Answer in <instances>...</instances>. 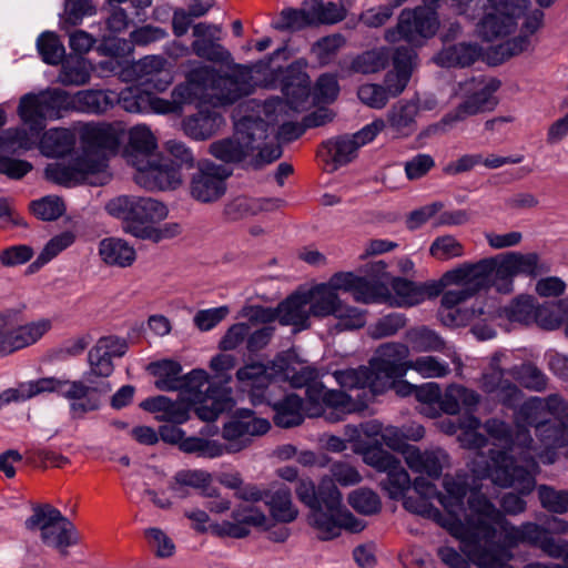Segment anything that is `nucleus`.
Masks as SVG:
<instances>
[{
    "instance_id": "obj_59",
    "label": "nucleus",
    "mask_w": 568,
    "mask_h": 568,
    "mask_svg": "<svg viewBox=\"0 0 568 568\" xmlns=\"http://www.w3.org/2000/svg\"><path fill=\"white\" fill-rule=\"evenodd\" d=\"M310 4L314 26L334 24L344 20L346 17L344 7L334 2L324 3L322 0H311Z\"/></svg>"
},
{
    "instance_id": "obj_42",
    "label": "nucleus",
    "mask_w": 568,
    "mask_h": 568,
    "mask_svg": "<svg viewBox=\"0 0 568 568\" xmlns=\"http://www.w3.org/2000/svg\"><path fill=\"white\" fill-rule=\"evenodd\" d=\"M530 48L531 38L520 33L515 38L493 47L491 51L488 53V61L490 64L498 65L515 55L528 51Z\"/></svg>"
},
{
    "instance_id": "obj_31",
    "label": "nucleus",
    "mask_w": 568,
    "mask_h": 568,
    "mask_svg": "<svg viewBox=\"0 0 568 568\" xmlns=\"http://www.w3.org/2000/svg\"><path fill=\"white\" fill-rule=\"evenodd\" d=\"M443 485L446 494H442L437 490L436 499L449 515V531L454 536V529L459 523H463L459 516L465 511L464 499L467 495L468 487L465 483L458 481L449 476H445Z\"/></svg>"
},
{
    "instance_id": "obj_17",
    "label": "nucleus",
    "mask_w": 568,
    "mask_h": 568,
    "mask_svg": "<svg viewBox=\"0 0 568 568\" xmlns=\"http://www.w3.org/2000/svg\"><path fill=\"white\" fill-rule=\"evenodd\" d=\"M149 372L156 377L154 386L163 392L199 390L206 384V372L193 369L181 376L182 366L179 362L163 359L153 362L148 366Z\"/></svg>"
},
{
    "instance_id": "obj_24",
    "label": "nucleus",
    "mask_w": 568,
    "mask_h": 568,
    "mask_svg": "<svg viewBox=\"0 0 568 568\" xmlns=\"http://www.w3.org/2000/svg\"><path fill=\"white\" fill-rule=\"evenodd\" d=\"M132 70L140 85L160 92L164 91L173 80L168 60L160 55L144 57L132 65Z\"/></svg>"
},
{
    "instance_id": "obj_46",
    "label": "nucleus",
    "mask_w": 568,
    "mask_h": 568,
    "mask_svg": "<svg viewBox=\"0 0 568 568\" xmlns=\"http://www.w3.org/2000/svg\"><path fill=\"white\" fill-rule=\"evenodd\" d=\"M514 378L526 389L544 392L548 386V377L534 363L526 362L513 368Z\"/></svg>"
},
{
    "instance_id": "obj_38",
    "label": "nucleus",
    "mask_w": 568,
    "mask_h": 568,
    "mask_svg": "<svg viewBox=\"0 0 568 568\" xmlns=\"http://www.w3.org/2000/svg\"><path fill=\"white\" fill-rule=\"evenodd\" d=\"M75 141L74 132L64 128H55L43 134L40 146L45 156L61 158L73 150Z\"/></svg>"
},
{
    "instance_id": "obj_37",
    "label": "nucleus",
    "mask_w": 568,
    "mask_h": 568,
    "mask_svg": "<svg viewBox=\"0 0 568 568\" xmlns=\"http://www.w3.org/2000/svg\"><path fill=\"white\" fill-rule=\"evenodd\" d=\"M310 311L314 317L334 316L342 300L326 283L317 284L306 291Z\"/></svg>"
},
{
    "instance_id": "obj_27",
    "label": "nucleus",
    "mask_w": 568,
    "mask_h": 568,
    "mask_svg": "<svg viewBox=\"0 0 568 568\" xmlns=\"http://www.w3.org/2000/svg\"><path fill=\"white\" fill-rule=\"evenodd\" d=\"M419 105L414 100H399L394 103L386 114V128L396 138H408L417 130L416 116Z\"/></svg>"
},
{
    "instance_id": "obj_45",
    "label": "nucleus",
    "mask_w": 568,
    "mask_h": 568,
    "mask_svg": "<svg viewBox=\"0 0 568 568\" xmlns=\"http://www.w3.org/2000/svg\"><path fill=\"white\" fill-rule=\"evenodd\" d=\"M106 108V91L82 90L71 94V111L99 114Z\"/></svg>"
},
{
    "instance_id": "obj_23",
    "label": "nucleus",
    "mask_w": 568,
    "mask_h": 568,
    "mask_svg": "<svg viewBox=\"0 0 568 568\" xmlns=\"http://www.w3.org/2000/svg\"><path fill=\"white\" fill-rule=\"evenodd\" d=\"M233 521H223L214 527L220 537L244 538L251 527H261L266 523L265 514L254 505H240L232 511Z\"/></svg>"
},
{
    "instance_id": "obj_41",
    "label": "nucleus",
    "mask_w": 568,
    "mask_h": 568,
    "mask_svg": "<svg viewBox=\"0 0 568 568\" xmlns=\"http://www.w3.org/2000/svg\"><path fill=\"white\" fill-rule=\"evenodd\" d=\"M314 26L310 1L300 9L286 8L281 11L280 19L273 24L280 31H300Z\"/></svg>"
},
{
    "instance_id": "obj_2",
    "label": "nucleus",
    "mask_w": 568,
    "mask_h": 568,
    "mask_svg": "<svg viewBox=\"0 0 568 568\" xmlns=\"http://www.w3.org/2000/svg\"><path fill=\"white\" fill-rule=\"evenodd\" d=\"M89 369L84 381H69L58 377H43L21 383L0 394V406L12 402H26L42 393H58L70 403L72 417H82L101 406V394L106 379V338L100 337L88 353Z\"/></svg>"
},
{
    "instance_id": "obj_58",
    "label": "nucleus",
    "mask_w": 568,
    "mask_h": 568,
    "mask_svg": "<svg viewBox=\"0 0 568 568\" xmlns=\"http://www.w3.org/2000/svg\"><path fill=\"white\" fill-rule=\"evenodd\" d=\"M203 91L205 89L192 79L191 70L186 75V81L175 85L171 92L172 102L179 114L182 113L185 104L193 103Z\"/></svg>"
},
{
    "instance_id": "obj_50",
    "label": "nucleus",
    "mask_w": 568,
    "mask_h": 568,
    "mask_svg": "<svg viewBox=\"0 0 568 568\" xmlns=\"http://www.w3.org/2000/svg\"><path fill=\"white\" fill-rule=\"evenodd\" d=\"M75 241V234L64 231L53 236L43 247L37 260L29 265V271L34 272L54 258L60 252L71 246Z\"/></svg>"
},
{
    "instance_id": "obj_11",
    "label": "nucleus",
    "mask_w": 568,
    "mask_h": 568,
    "mask_svg": "<svg viewBox=\"0 0 568 568\" xmlns=\"http://www.w3.org/2000/svg\"><path fill=\"white\" fill-rule=\"evenodd\" d=\"M438 27L439 20L436 11L423 7L404 9L398 17L397 26L385 32V39L388 42L405 40L418 45L435 36Z\"/></svg>"
},
{
    "instance_id": "obj_63",
    "label": "nucleus",
    "mask_w": 568,
    "mask_h": 568,
    "mask_svg": "<svg viewBox=\"0 0 568 568\" xmlns=\"http://www.w3.org/2000/svg\"><path fill=\"white\" fill-rule=\"evenodd\" d=\"M348 504L357 513L373 515L381 509V500L376 493L371 489L359 488L348 495Z\"/></svg>"
},
{
    "instance_id": "obj_20",
    "label": "nucleus",
    "mask_w": 568,
    "mask_h": 568,
    "mask_svg": "<svg viewBox=\"0 0 568 568\" xmlns=\"http://www.w3.org/2000/svg\"><path fill=\"white\" fill-rule=\"evenodd\" d=\"M541 398L531 397L520 406V415L529 426H534L536 435L546 448L564 447L568 444V426L560 419L539 420L536 416Z\"/></svg>"
},
{
    "instance_id": "obj_53",
    "label": "nucleus",
    "mask_w": 568,
    "mask_h": 568,
    "mask_svg": "<svg viewBox=\"0 0 568 568\" xmlns=\"http://www.w3.org/2000/svg\"><path fill=\"white\" fill-rule=\"evenodd\" d=\"M37 49L43 62L58 65L65 55V48L54 32H42L37 39Z\"/></svg>"
},
{
    "instance_id": "obj_6",
    "label": "nucleus",
    "mask_w": 568,
    "mask_h": 568,
    "mask_svg": "<svg viewBox=\"0 0 568 568\" xmlns=\"http://www.w3.org/2000/svg\"><path fill=\"white\" fill-rule=\"evenodd\" d=\"M268 122L260 116H243L230 138L210 144V153L224 163H239L250 156L268 136Z\"/></svg>"
},
{
    "instance_id": "obj_1",
    "label": "nucleus",
    "mask_w": 568,
    "mask_h": 568,
    "mask_svg": "<svg viewBox=\"0 0 568 568\" xmlns=\"http://www.w3.org/2000/svg\"><path fill=\"white\" fill-rule=\"evenodd\" d=\"M550 272L547 263L535 253L509 252L496 257L483 258L476 263H463L447 271L444 280L450 284H463L458 290H448L442 295L438 317L445 326H465L483 314L481 308H465L463 304L488 288L490 285L503 294L514 290V277L518 275L536 278Z\"/></svg>"
},
{
    "instance_id": "obj_62",
    "label": "nucleus",
    "mask_w": 568,
    "mask_h": 568,
    "mask_svg": "<svg viewBox=\"0 0 568 568\" xmlns=\"http://www.w3.org/2000/svg\"><path fill=\"white\" fill-rule=\"evenodd\" d=\"M174 479L189 489H201V494L205 497L216 495V489L210 486L211 475L203 470H181L175 474Z\"/></svg>"
},
{
    "instance_id": "obj_22",
    "label": "nucleus",
    "mask_w": 568,
    "mask_h": 568,
    "mask_svg": "<svg viewBox=\"0 0 568 568\" xmlns=\"http://www.w3.org/2000/svg\"><path fill=\"white\" fill-rule=\"evenodd\" d=\"M500 6L501 8L495 7L490 12H487L477 26L479 36L486 41H493L498 37L510 33L517 26L516 18L527 8V3L523 1L513 8L508 7V2Z\"/></svg>"
},
{
    "instance_id": "obj_60",
    "label": "nucleus",
    "mask_w": 568,
    "mask_h": 568,
    "mask_svg": "<svg viewBox=\"0 0 568 568\" xmlns=\"http://www.w3.org/2000/svg\"><path fill=\"white\" fill-rule=\"evenodd\" d=\"M191 47L199 58L211 62L229 64L232 60L230 51L212 39H196Z\"/></svg>"
},
{
    "instance_id": "obj_47",
    "label": "nucleus",
    "mask_w": 568,
    "mask_h": 568,
    "mask_svg": "<svg viewBox=\"0 0 568 568\" xmlns=\"http://www.w3.org/2000/svg\"><path fill=\"white\" fill-rule=\"evenodd\" d=\"M109 94H114L116 104L130 113L148 112L150 93L138 87H126L120 92L109 89Z\"/></svg>"
},
{
    "instance_id": "obj_19",
    "label": "nucleus",
    "mask_w": 568,
    "mask_h": 568,
    "mask_svg": "<svg viewBox=\"0 0 568 568\" xmlns=\"http://www.w3.org/2000/svg\"><path fill=\"white\" fill-rule=\"evenodd\" d=\"M282 92L286 101L277 100L273 111H284L286 108L300 112L306 108L311 95V79L300 62L290 64L282 78Z\"/></svg>"
},
{
    "instance_id": "obj_18",
    "label": "nucleus",
    "mask_w": 568,
    "mask_h": 568,
    "mask_svg": "<svg viewBox=\"0 0 568 568\" xmlns=\"http://www.w3.org/2000/svg\"><path fill=\"white\" fill-rule=\"evenodd\" d=\"M499 87V80H489L479 90L468 95L455 109L447 112L435 125V129L445 132L455 126L458 122L465 121L468 116L494 110L498 104V100L494 93Z\"/></svg>"
},
{
    "instance_id": "obj_55",
    "label": "nucleus",
    "mask_w": 568,
    "mask_h": 568,
    "mask_svg": "<svg viewBox=\"0 0 568 568\" xmlns=\"http://www.w3.org/2000/svg\"><path fill=\"white\" fill-rule=\"evenodd\" d=\"M538 498L544 509L552 514L568 511V490L557 489L552 486L540 485L537 487Z\"/></svg>"
},
{
    "instance_id": "obj_61",
    "label": "nucleus",
    "mask_w": 568,
    "mask_h": 568,
    "mask_svg": "<svg viewBox=\"0 0 568 568\" xmlns=\"http://www.w3.org/2000/svg\"><path fill=\"white\" fill-rule=\"evenodd\" d=\"M425 378H442L450 373L449 364L435 356H420L410 361V368Z\"/></svg>"
},
{
    "instance_id": "obj_3",
    "label": "nucleus",
    "mask_w": 568,
    "mask_h": 568,
    "mask_svg": "<svg viewBox=\"0 0 568 568\" xmlns=\"http://www.w3.org/2000/svg\"><path fill=\"white\" fill-rule=\"evenodd\" d=\"M80 143L81 154L69 164L48 168V175L64 186L81 183L102 185L106 169V123H85L80 130Z\"/></svg>"
},
{
    "instance_id": "obj_34",
    "label": "nucleus",
    "mask_w": 568,
    "mask_h": 568,
    "mask_svg": "<svg viewBox=\"0 0 568 568\" xmlns=\"http://www.w3.org/2000/svg\"><path fill=\"white\" fill-rule=\"evenodd\" d=\"M405 460L408 467L419 474H426L430 478L437 479L442 476L443 464L447 455L443 450L422 452L417 447H408L405 450Z\"/></svg>"
},
{
    "instance_id": "obj_48",
    "label": "nucleus",
    "mask_w": 568,
    "mask_h": 568,
    "mask_svg": "<svg viewBox=\"0 0 568 568\" xmlns=\"http://www.w3.org/2000/svg\"><path fill=\"white\" fill-rule=\"evenodd\" d=\"M389 51L381 48L358 54L351 64L353 71L362 74L376 73L384 70L389 62Z\"/></svg>"
},
{
    "instance_id": "obj_52",
    "label": "nucleus",
    "mask_w": 568,
    "mask_h": 568,
    "mask_svg": "<svg viewBox=\"0 0 568 568\" xmlns=\"http://www.w3.org/2000/svg\"><path fill=\"white\" fill-rule=\"evenodd\" d=\"M393 70L399 72V88H396V92L404 91L407 87L413 70L416 67L417 53L413 48L400 45L395 49L393 53Z\"/></svg>"
},
{
    "instance_id": "obj_54",
    "label": "nucleus",
    "mask_w": 568,
    "mask_h": 568,
    "mask_svg": "<svg viewBox=\"0 0 568 568\" xmlns=\"http://www.w3.org/2000/svg\"><path fill=\"white\" fill-rule=\"evenodd\" d=\"M180 449L187 454H197L201 457L215 458L224 453L225 445L214 439H206L201 437H186L180 443Z\"/></svg>"
},
{
    "instance_id": "obj_7",
    "label": "nucleus",
    "mask_w": 568,
    "mask_h": 568,
    "mask_svg": "<svg viewBox=\"0 0 568 568\" xmlns=\"http://www.w3.org/2000/svg\"><path fill=\"white\" fill-rule=\"evenodd\" d=\"M231 74H221L209 65L192 69V79L200 83L205 91H211L212 97L221 104H233L252 92V68L233 63L230 65Z\"/></svg>"
},
{
    "instance_id": "obj_43",
    "label": "nucleus",
    "mask_w": 568,
    "mask_h": 568,
    "mask_svg": "<svg viewBox=\"0 0 568 568\" xmlns=\"http://www.w3.org/2000/svg\"><path fill=\"white\" fill-rule=\"evenodd\" d=\"M334 377L343 388L353 389L368 387L373 394H376L375 386L373 385L374 373L369 365L335 371Z\"/></svg>"
},
{
    "instance_id": "obj_44",
    "label": "nucleus",
    "mask_w": 568,
    "mask_h": 568,
    "mask_svg": "<svg viewBox=\"0 0 568 568\" xmlns=\"http://www.w3.org/2000/svg\"><path fill=\"white\" fill-rule=\"evenodd\" d=\"M506 317L510 322L528 325L540 318L542 310L535 306V298L530 295H520L505 307Z\"/></svg>"
},
{
    "instance_id": "obj_33",
    "label": "nucleus",
    "mask_w": 568,
    "mask_h": 568,
    "mask_svg": "<svg viewBox=\"0 0 568 568\" xmlns=\"http://www.w3.org/2000/svg\"><path fill=\"white\" fill-rule=\"evenodd\" d=\"M272 394H267V403L274 410V424L281 428H291L304 422L303 399L294 394H287L282 399L272 400Z\"/></svg>"
},
{
    "instance_id": "obj_4",
    "label": "nucleus",
    "mask_w": 568,
    "mask_h": 568,
    "mask_svg": "<svg viewBox=\"0 0 568 568\" xmlns=\"http://www.w3.org/2000/svg\"><path fill=\"white\" fill-rule=\"evenodd\" d=\"M71 111V94L63 89H47L39 93H27L19 102L18 114L29 126L30 134L24 129L8 131L10 140L22 149H30L34 140L45 128L48 120H58L64 112Z\"/></svg>"
},
{
    "instance_id": "obj_16",
    "label": "nucleus",
    "mask_w": 568,
    "mask_h": 568,
    "mask_svg": "<svg viewBox=\"0 0 568 568\" xmlns=\"http://www.w3.org/2000/svg\"><path fill=\"white\" fill-rule=\"evenodd\" d=\"M231 171L212 161L199 162L190 181V195L200 203H214L226 193V179Z\"/></svg>"
},
{
    "instance_id": "obj_56",
    "label": "nucleus",
    "mask_w": 568,
    "mask_h": 568,
    "mask_svg": "<svg viewBox=\"0 0 568 568\" xmlns=\"http://www.w3.org/2000/svg\"><path fill=\"white\" fill-rule=\"evenodd\" d=\"M412 485L410 477L400 463L381 481L382 488L388 493L392 499L404 498Z\"/></svg>"
},
{
    "instance_id": "obj_8",
    "label": "nucleus",
    "mask_w": 568,
    "mask_h": 568,
    "mask_svg": "<svg viewBox=\"0 0 568 568\" xmlns=\"http://www.w3.org/2000/svg\"><path fill=\"white\" fill-rule=\"evenodd\" d=\"M26 527L30 530L40 529L42 541L57 548L63 556L67 555V548L79 540L74 525L50 505L34 508L32 516L26 520Z\"/></svg>"
},
{
    "instance_id": "obj_30",
    "label": "nucleus",
    "mask_w": 568,
    "mask_h": 568,
    "mask_svg": "<svg viewBox=\"0 0 568 568\" xmlns=\"http://www.w3.org/2000/svg\"><path fill=\"white\" fill-rule=\"evenodd\" d=\"M224 124V118L215 110H200L182 121V130L194 141H205L215 135Z\"/></svg>"
},
{
    "instance_id": "obj_13",
    "label": "nucleus",
    "mask_w": 568,
    "mask_h": 568,
    "mask_svg": "<svg viewBox=\"0 0 568 568\" xmlns=\"http://www.w3.org/2000/svg\"><path fill=\"white\" fill-rule=\"evenodd\" d=\"M52 327L48 318L18 326L14 314L0 313V356H7L36 344Z\"/></svg>"
},
{
    "instance_id": "obj_40",
    "label": "nucleus",
    "mask_w": 568,
    "mask_h": 568,
    "mask_svg": "<svg viewBox=\"0 0 568 568\" xmlns=\"http://www.w3.org/2000/svg\"><path fill=\"white\" fill-rule=\"evenodd\" d=\"M265 504L270 507L271 515L277 521L291 523L297 516V510L293 507L291 490L287 487H281L272 494H265Z\"/></svg>"
},
{
    "instance_id": "obj_36",
    "label": "nucleus",
    "mask_w": 568,
    "mask_h": 568,
    "mask_svg": "<svg viewBox=\"0 0 568 568\" xmlns=\"http://www.w3.org/2000/svg\"><path fill=\"white\" fill-rule=\"evenodd\" d=\"M140 406L144 410L158 413L155 418L159 422L183 424L190 417L189 409L184 404L172 402L165 396L149 397Z\"/></svg>"
},
{
    "instance_id": "obj_15",
    "label": "nucleus",
    "mask_w": 568,
    "mask_h": 568,
    "mask_svg": "<svg viewBox=\"0 0 568 568\" xmlns=\"http://www.w3.org/2000/svg\"><path fill=\"white\" fill-rule=\"evenodd\" d=\"M134 169V182L146 191L176 190L183 182L182 173L174 161L160 153Z\"/></svg>"
},
{
    "instance_id": "obj_28",
    "label": "nucleus",
    "mask_w": 568,
    "mask_h": 568,
    "mask_svg": "<svg viewBox=\"0 0 568 568\" xmlns=\"http://www.w3.org/2000/svg\"><path fill=\"white\" fill-rule=\"evenodd\" d=\"M240 382L251 386L250 400L253 405H260L267 399V394H272L276 388V383L267 374L266 367L261 363H252L241 367L236 372Z\"/></svg>"
},
{
    "instance_id": "obj_49",
    "label": "nucleus",
    "mask_w": 568,
    "mask_h": 568,
    "mask_svg": "<svg viewBox=\"0 0 568 568\" xmlns=\"http://www.w3.org/2000/svg\"><path fill=\"white\" fill-rule=\"evenodd\" d=\"M58 82L63 85H83L90 80V72L83 58L77 55L62 60Z\"/></svg>"
},
{
    "instance_id": "obj_57",
    "label": "nucleus",
    "mask_w": 568,
    "mask_h": 568,
    "mask_svg": "<svg viewBox=\"0 0 568 568\" xmlns=\"http://www.w3.org/2000/svg\"><path fill=\"white\" fill-rule=\"evenodd\" d=\"M32 213L41 221H55L65 212L63 200L57 195H47L30 203Z\"/></svg>"
},
{
    "instance_id": "obj_26",
    "label": "nucleus",
    "mask_w": 568,
    "mask_h": 568,
    "mask_svg": "<svg viewBox=\"0 0 568 568\" xmlns=\"http://www.w3.org/2000/svg\"><path fill=\"white\" fill-rule=\"evenodd\" d=\"M308 402L313 405L317 413L323 407L333 408L331 413V420L341 419V414L352 413L355 410V405L348 394L337 389H328L321 383L308 388Z\"/></svg>"
},
{
    "instance_id": "obj_39",
    "label": "nucleus",
    "mask_w": 568,
    "mask_h": 568,
    "mask_svg": "<svg viewBox=\"0 0 568 568\" xmlns=\"http://www.w3.org/2000/svg\"><path fill=\"white\" fill-rule=\"evenodd\" d=\"M406 341L416 352H444L445 339L427 326H418L407 331Z\"/></svg>"
},
{
    "instance_id": "obj_12",
    "label": "nucleus",
    "mask_w": 568,
    "mask_h": 568,
    "mask_svg": "<svg viewBox=\"0 0 568 568\" xmlns=\"http://www.w3.org/2000/svg\"><path fill=\"white\" fill-rule=\"evenodd\" d=\"M322 489L325 496L324 504L311 510L308 521L317 530L320 539L331 540L339 536L342 519L346 517L353 519V516L344 508L342 494L336 484L326 481Z\"/></svg>"
},
{
    "instance_id": "obj_14",
    "label": "nucleus",
    "mask_w": 568,
    "mask_h": 568,
    "mask_svg": "<svg viewBox=\"0 0 568 568\" xmlns=\"http://www.w3.org/2000/svg\"><path fill=\"white\" fill-rule=\"evenodd\" d=\"M270 429L268 419L256 416L255 412L248 408L237 409L222 429L226 453H239L251 445L253 437L263 436Z\"/></svg>"
},
{
    "instance_id": "obj_9",
    "label": "nucleus",
    "mask_w": 568,
    "mask_h": 568,
    "mask_svg": "<svg viewBox=\"0 0 568 568\" xmlns=\"http://www.w3.org/2000/svg\"><path fill=\"white\" fill-rule=\"evenodd\" d=\"M164 203L145 196L120 195L109 201V214L122 219L124 231L132 234L136 226H152L168 216Z\"/></svg>"
},
{
    "instance_id": "obj_35",
    "label": "nucleus",
    "mask_w": 568,
    "mask_h": 568,
    "mask_svg": "<svg viewBox=\"0 0 568 568\" xmlns=\"http://www.w3.org/2000/svg\"><path fill=\"white\" fill-rule=\"evenodd\" d=\"M481 47L471 42H459L445 47L436 57L440 67H469L481 57Z\"/></svg>"
},
{
    "instance_id": "obj_10",
    "label": "nucleus",
    "mask_w": 568,
    "mask_h": 568,
    "mask_svg": "<svg viewBox=\"0 0 568 568\" xmlns=\"http://www.w3.org/2000/svg\"><path fill=\"white\" fill-rule=\"evenodd\" d=\"M408 356V346L402 343H386L376 349L368 363L374 373L373 385L376 394L387 390L390 378H402L406 375L410 368Z\"/></svg>"
},
{
    "instance_id": "obj_21",
    "label": "nucleus",
    "mask_w": 568,
    "mask_h": 568,
    "mask_svg": "<svg viewBox=\"0 0 568 568\" xmlns=\"http://www.w3.org/2000/svg\"><path fill=\"white\" fill-rule=\"evenodd\" d=\"M224 385L210 383L206 376V384L202 387V392L189 390L193 395L192 400L196 404L195 414L204 422H213L217 417L232 408L233 399L231 397V388Z\"/></svg>"
},
{
    "instance_id": "obj_64",
    "label": "nucleus",
    "mask_w": 568,
    "mask_h": 568,
    "mask_svg": "<svg viewBox=\"0 0 568 568\" xmlns=\"http://www.w3.org/2000/svg\"><path fill=\"white\" fill-rule=\"evenodd\" d=\"M258 209L255 199L237 196L229 201L223 209V215L227 221L235 222L256 215Z\"/></svg>"
},
{
    "instance_id": "obj_32",
    "label": "nucleus",
    "mask_w": 568,
    "mask_h": 568,
    "mask_svg": "<svg viewBox=\"0 0 568 568\" xmlns=\"http://www.w3.org/2000/svg\"><path fill=\"white\" fill-rule=\"evenodd\" d=\"M413 487L418 496H404L402 499L405 509L423 517L438 519L442 515L440 510L430 503L432 499H436V486L424 477H417Z\"/></svg>"
},
{
    "instance_id": "obj_29",
    "label": "nucleus",
    "mask_w": 568,
    "mask_h": 568,
    "mask_svg": "<svg viewBox=\"0 0 568 568\" xmlns=\"http://www.w3.org/2000/svg\"><path fill=\"white\" fill-rule=\"evenodd\" d=\"M277 320L282 325H291L295 331L307 329L311 326L310 300L305 292H296L277 305Z\"/></svg>"
},
{
    "instance_id": "obj_51",
    "label": "nucleus",
    "mask_w": 568,
    "mask_h": 568,
    "mask_svg": "<svg viewBox=\"0 0 568 568\" xmlns=\"http://www.w3.org/2000/svg\"><path fill=\"white\" fill-rule=\"evenodd\" d=\"M335 168L345 165L352 162L359 149L357 140L349 135H342L325 143Z\"/></svg>"
},
{
    "instance_id": "obj_25",
    "label": "nucleus",
    "mask_w": 568,
    "mask_h": 568,
    "mask_svg": "<svg viewBox=\"0 0 568 568\" xmlns=\"http://www.w3.org/2000/svg\"><path fill=\"white\" fill-rule=\"evenodd\" d=\"M156 149V140L150 129L136 125L129 131V141L123 148L122 155L128 164L136 168L148 163V159L156 155L159 153Z\"/></svg>"
},
{
    "instance_id": "obj_5",
    "label": "nucleus",
    "mask_w": 568,
    "mask_h": 568,
    "mask_svg": "<svg viewBox=\"0 0 568 568\" xmlns=\"http://www.w3.org/2000/svg\"><path fill=\"white\" fill-rule=\"evenodd\" d=\"M487 434L496 440L495 445L501 450H490L493 467L490 477L494 484L500 487H514L520 495H528L535 488V478L523 466L515 463L514 458L505 450L514 446V435L509 424L490 418L484 425Z\"/></svg>"
}]
</instances>
